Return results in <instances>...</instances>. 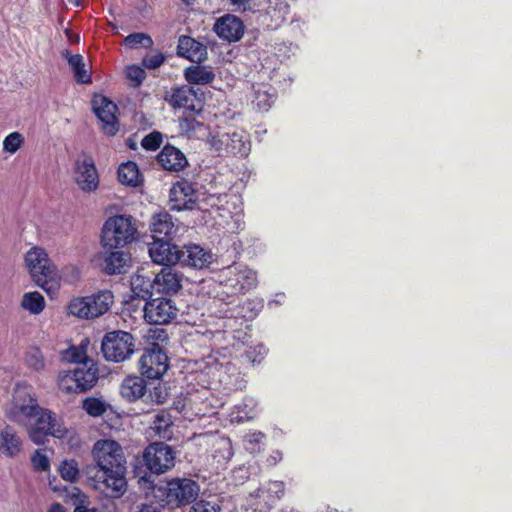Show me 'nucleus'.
Masks as SVG:
<instances>
[{
    "instance_id": "53",
    "label": "nucleus",
    "mask_w": 512,
    "mask_h": 512,
    "mask_svg": "<svg viewBox=\"0 0 512 512\" xmlns=\"http://www.w3.org/2000/svg\"><path fill=\"white\" fill-rule=\"evenodd\" d=\"M277 512H299V511L294 509L293 507L286 506Z\"/></svg>"
},
{
    "instance_id": "12",
    "label": "nucleus",
    "mask_w": 512,
    "mask_h": 512,
    "mask_svg": "<svg viewBox=\"0 0 512 512\" xmlns=\"http://www.w3.org/2000/svg\"><path fill=\"white\" fill-rule=\"evenodd\" d=\"M143 311L149 324L165 325L176 318L178 309L170 298L157 297L147 301Z\"/></svg>"
},
{
    "instance_id": "35",
    "label": "nucleus",
    "mask_w": 512,
    "mask_h": 512,
    "mask_svg": "<svg viewBox=\"0 0 512 512\" xmlns=\"http://www.w3.org/2000/svg\"><path fill=\"white\" fill-rule=\"evenodd\" d=\"M82 408L88 415L99 417L107 411L109 405L99 398L87 397L83 400Z\"/></svg>"
},
{
    "instance_id": "45",
    "label": "nucleus",
    "mask_w": 512,
    "mask_h": 512,
    "mask_svg": "<svg viewBox=\"0 0 512 512\" xmlns=\"http://www.w3.org/2000/svg\"><path fill=\"white\" fill-rule=\"evenodd\" d=\"M221 507L217 501L200 500L195 502L189 512H220Z\"/></svg>"
},
{
    "instance_id": "43",
    "label": "nucleus",
    "mask_w": 512,
    "mask_h": 512,
    "mask_svg": "<svg viewBox=\"0 0 512 512\" xmlns=\"http://www.w3.org/2000/svg\"><path fill=\"white\" fill-rule=\"evenodd\" d=\"M64 359L77 364V366H80L83 362L92 361L87 358L85 351L81 347H71L66 350L64 353Z\"/></svg>"
},
{
    "instance_id": "18",
    "label": "nucleus",
    "mask_w": 512,
    "mask_h": 512,
    "mask_svg": "<svg viewBox=\"0 0 512 512\" xmlns=\"http://www.w3.org/2000/svg\"><path fill=\"white\" fill-rule=\"evenodd\" d=\"M75 180L85 192L95 191L99 185V177L93 159L84 156L78 159L75 165Z\"/></svg>"
},
{
    "instance_id": "25",
    "label": "nucleus",
    "mask_w": 512,
    "mask_h": 512,
    "mask_svg": "<svg viewBox=\"0 0 512 512\" xmlns=\"http://www.w3.org/2000/svg\"><path fill=\"white\" fill-rule=\"evenodd\" d=\"M177 54L192 62H200L205 58L206 47L189 36H180L177 45Z\"/></svg>"
},
{
    "instance_id": "46",
    "label": "nucleus",
    "mask_w": 512,
    "mask_h": 512,
    "mask_svg": "<svg viewBox=\"0 0 512 512\" xmlns=\"http://www.w3.org/2000/svg\"><path fill=\"white\" fill-rule=\"evenodd\" d=\"M273 101V96L268 94L267 91L258 90L255 92V99L253 100V103L259 110L267 111L271 107Z\"/></svg>"
},
{
    "instance_id": "49",
    "label": "nucleus",
    "mask_w": 512,
    "mask_h": 512,
    "mask_svg": "<svg viewBox=\"0 0 512 512\" xmlns=\"http://www.w3.org/2000/svg\"><path fill=\"white\" fill-rule=\"evenodd\" d=\"M168 393L165 388L161 385L155 386L152 391L149 392L148 397L150 401L156 404H162L166 401Z\"/></svg>"
},
{
    "instance_id": "13",
    "label": "nucleus",
    "mask_w": 512,
    "mask_h": 512,
    "mask_svg": "<svg viewBox=\"0 0 512 512\" xmlns=\"http://www.w3.org/2000/svg\"><path fill=\"white\" fill-rule=\"evenodd\" d=\"M40 410L41 407L36 398L26 391H18L11 410L12 419L18 424L30 426Z\"/></svg>"
},
{
    "instance_id": "14",
    "label": "nucleus",
    "mask_w": 512,
    "mask_h": 512,
    "mask_svg": "<svg viewBox=\"0 0 512 512\" xmlns=\"http://www.w3.org/2000/svg\"><path fill=\"white\" fill-rule=\"evenodd\" d=\"M181 229L183 227L178 219L165 210H161L151 217L150 232L153 239L173 240Z\"/></svg>"
},
{
    "instance_id": "21",
    "label": "nucleus",
    "mask_w": 512,
    "mask_h": 512,
    "mask_svg": "<svg viewBox=\"0 0 512 512\" xmlns=\"http://www.w3.org/2000/svg\"><path fill=\"white\" fill-rule=\"evenodd\" d=\"M102 268L109 275L125 273L131 261L130 255L121 249H103Z\"/></svg>"
},
{
    "instance_id": "61",
    "label": "nucleus",
    "mask_w": 512,
    "mask_h": 512,
    "mask_svg": "<svg viewBox=\"0 0 512 512\" xmlns=\"http://www.w3.org/2000/svg\"><path fill=\"white\" fill-rule=\"evenodd\" d=\"M258 348H259V352H258V354H259V355L264 354V352H262V351H264V348H263L262 346H259Z\"/></svg>"
},
{
    "instance_id": "56",
    "label": "nucleus",
    "mask_w": 512,
    "mask_h": 512,
    "mask_svg": "<svg viewBox=\"0 0 512 512\" xmlns=\"http://www.w3.org/2000/svg\"><path fill=\"white\" fill-rule=\"evenodd\" d=\"M62 56L68 60L69 56H72L68 50L62 52Z\"/></svg>"
},
{
    "instance_id": "58",
    "label": "nucleus",
    "mask_w": 512,
    "mask_h": 512,
    "mask_svg": "<svg viewBox=\"0 0 512 512\" xmlns=\"http://www.w3.org/2000/svg\"><path fill=\"white\" fill-rule=\"evenodd\" d=\"M186 5L193 4L196 0H182Z\"/></svg>"
},
{
    "instance_id": "22",
    "label": "nucleus",
    "mask_w": 512,
    "mask_h": 512,
    "mask_svg": "<svg viewBox=\"0 0 512 512\" xmlns=\"http://www.w3.org/2000/svg\"><path fill=\"white\" fill-rule=\"evenodd\" d=\"M182 274L174 268L163 267L154 277L155 290L161 293H176L181 288Z\"/></svg>"
},
{
    "instance_id": "11",
    "label": "nucleus",
    "mask_w": 512,
    "mask_h": 512,
    "mask_svg": "<svg viewBox=\"0 0 512 512\" xmlns=\"http://www.w3.org/2000/svg\"><path fill=\"white\" fill-rule=\"evenodd\" d=\"M141 374L148 379H159L168 370V357L159 344L145 349L139 360Z\"/></svg>"
},
{
    "instance_id": "51",
    "label": "nucleus",
    "mask_w": 512,
    "mask_h": 512,
    "mask_svg": "<svg viewBox=\"0 0 512 512\" xmlns=\"http://www.w3.org/2000/svg\"><path fill=\"white\" fill-rule=\"evenodd\" d=\"M231 5L236 7L237 11L245 12L250 11L252 9L251 7V1L252 0H229Z\"/></svg>"
},
{
    "instance_id": "9",
    "label": "nucleus",
    "mask_w": 512,
    "mask_h": 512,
    "mask_svg": "<svg viewBox=\"0 0 512 512\" xmlns=\"http://www.w3.org/2000/svg\"><path fill=\"white\" fill-rule=\"evenodd\" d=\"M221 277V283L230 289L232 294L246 293L257 285L256 273L242 265L227 267Z\"/></svg>"
},
{
    "instance_id": "59",
    "label": "nucleus",
    "mask_w": 512,
    "mask_h": 512,
    "mask_svg": "<svg viewBox=\"0 0 512 512\" xmlns=\"http://www.w3.org/2000/svg\"><path fill=\"white\" fill-rule=\"evenodd\" d=\"M276 455L277 456H272L273 460H274V463L277 461V458H281V454L280 452H276Z\"/></svg>"
},
{
    "instance_id": "41",
    "label": "nucleus",
    "mask_w": 512,
    "mask_h": 512,
    "mask_svg": "<svg viewBox=\"0 0 512 512\" xmlns=\"http://www.w3.org/2000/svg\"><path fill=\"white\" fill-rule=\"evenodd\" d=\"M162 140V133L159 131H153L142 139L141 145L146 150L155 151L160 147Z\"/></svg>"
},
{
    "instance_id": "39",
    "label": "nucleus",
    "mask_w": 512,
    "mask_h": 512,
    "mask_svg": "<svg viewBox=\"0 0 512 512\" xmlns=\"http://www.w3.org/2000/svg\"><path fill=\"white\" fill-rule=\"evenodd\" d=\"M26 363L35 371L45 367L44 357L39 348L33 347L26 353Z\"/></svg>"
},
{
    "instance_id": "31",
    "label": "nucleus",
    "mask_w": 512,
    "mask_h": 512,
    "mask_svg": "<svg viewBox=\"0 0 512 512\" xmlns=\"http://www.w3.org/2000/svg\"><path fill=\"white\" fill-rule=\"evenodd\" d=\"M21 307L31 314H40L45 307L44 297L37 291L25 293L21 300Z\"/></svg>"
},
{
    "instance_id": "2",
    "label": "nucleus",
    "mask_w": 512,
    "mask_h": 512,
    "mask_svg": "<svg viewBox=\"0 0 512 512\" xmlns=\"http://www.w3.org/2000/svg\"><path fill=\"white\" fill-rule=\"evenodd\" d=\"M138 229L130 215L109 217L101 231L103 249H122L137 240Z\"/></svg>"
},
{
    "instance_id": "50",
    "label": "nucleus",
    "mask_w": 512,
    "mask_h": 512,
    "mask_svg": "<svg viewBox=\"0 0 512 512\" xmlns=\"http://www.w3.org/2000/svg\"><path fill=\"white\" fill-rule=\"evenodd\" d=\"M265 438L264 433L262 432H254L249 435H247V442L252 447H247V449H250L252 451L259 450L260 444L262 443L263 439Z\"/></svg>"
},
{
    "instance_id": "33",
    "label": "nucleus",
    "mask_w": 512,
    "mask_h": 512,
    "mask_svg": "<svg viewBox=\"0 0 512 512\" xmlns=\"http://www.w3.org/2000/svg\"><path fill=\"white\" fill-rule=\"evenodd\" d=\"M132 290L135 294L143 299L152 295V290H155L154 279L146 278L143 275H135L131 281Z\"/></svg>"
},
{
    "instance_id": "3",
    "label": "nucleus",
    "mask_w": 512,
    "mask_h": 512,
    "mask_svg": "<svg viewBox=\"0 0 512 512\" xmlns=\"http://www.w3.org/2000/svg\"><path fill=\"white\" fill-rule=\"evenodd\" d=\"M25 262L32 279L48 294L58 289V275L56 267L48 258L44 249L31 248L25 255Z\"/></svg>"
},
{
    "instance_id": "28",
    "label": "nucleus",
    "mask_w": 512,
    "mask_h": 512,
    "mask_svg": "<svg viewBox=\"0 0 512 512\" xmlns=\"http://www.w3.org/2000/svg\"><path fill=\"white\" fill-rule=\"evenodd\" d=\"M146 381L140 376H127L120 385L121 396L129 402H135L146 394Z\"/></svg>"
},
{
    "instance_id": "44",
    "label": "nucleus",
    "mask_w": 512,
    "mask_h": 512,
    "mask_svg": "<svg viewBox=\"0 0 512 512\" xmlns=\"http://www.w3.org/2000/svg\"><path fill=\"white\" fill-rule=\"evenodd\" d=\"M126 76L131 81L132 86L138 87L145 79L146 73L143 68L132 65L126 68Z\"/></svg>"
},
{
    "instance_id": "37",
    "label": "nucleus",
    "mask_w": 512,
    "mask_h": 512,
    "mask_svg": "<svg viewBox=\"0 0 512 512\" xmlns=\"http://www.w3.org/2000/svg\"><path fill=\"white\" fill-rule=\"evenodd\" d=\"M76 377L72 376V370L62 371L58 376V387L65 393H78Z\"/></svg>"
},
{
    "instance_id": "57",
    "label": "nucleus",
    "mask_w": 512,
    "mask_h": 512,
    "mask_svg": "<svg viewBox=\"0 0 512 512\" xmlns=\"http://www.w3.org/2000/svg\"><path fill=\"white\" fill-rule=\"evenodd\" d=\"M141 512H155V511H151V507L150 506H144L142 508Z\"/></svg>"
},
{
    "instance_id": "16",
    "label": "nucleus",
    "mask_w": 512,
    "mask_h": 512,
    "mask_svg": "<svg viewBox=\"0 0 512 512\" xmlns=\"http://www.w3.org/2000/svg\"><path fill=\"white\" fill-rule=\"evenodd\" d=\"M196 201L197 192L189 181H178L170 189V203L173 210H191Z\"/></svg>"
},
{
    "instance_id": "19",
    "label": "nucleus",
    "mask_w": 512,
    "mask_h": 512,
    "mask_svg": "<svg viewBox=\"0 0 512 512\" xmlns=\"http://www.w3.org/2000/svg\"><path fill=\"white\" fill-rule=\"evenodd\" d=\"M179 262L182 266L203 269L212 262V254L197 244H187L179 250Z\"/></svg>"
},
{
    "instance_id": "27",
    "label": "nucleus",
    "mask_w": 512,
    "mask_h": 512,
    "mask_svg": "<svg viewBox=\"0 0 512 512\" xmlns=\"http://www.w3.org/2000/svg\"><path fill=\"white\" fill-rule=\"evenodd\" d=\"M168 102L173 108L195 111L199 100L192 88L183 86L173 90Z\"/></svg>"
},
{
    "instance_id": "10",
    "label": "nucleus",
    "mask_w": 512,
    "mask_h": 512,
    "mask_svg": "<svg viewBox=\"0 0 512 512\" xmlns=\"http://www.w3.org/2000/svg\"><path fill=\"white\" fill-rule=\"evenodd\" d=\"M143 461L149 471L162 474L175 465V452L164 443H152L143 453Z\"/></svg>"
},
{
    "instance_id": "17",
    "label": "nucleus",
    "mask_w": 512,
    "mask_h": 512,
    "mask_svg": "<svg viewBox=\"0 0 512 512\" xmlns=\"http://www.w3.org/2000/svg\"><path fill=\"white\" fill-rule=\"evenodd\" d=\"M149 245V255L156 264L170 267L179 262V248L171 243L172 240L153 239Z\"/></svg>"
},
{
    "instance_id": "48",
    "label": "nucleus",
    "mask_w": 512,
    "mask_h": 512,
    "mask_svg": "<svg viewBox=\"0 0 512 512\" xmlns=\"http://www.w3.org/2000/svg\"><path fill=\"white\" fill-rule=\"evenodd\" d=\"M164 60V55L158 52L153 55L144 57L142 60V64L147 69H156L163 64Z\"/></svg>"
},
{
    "instance_id": "55",
    "label": "nucleus",
    "mask_w": 512,
    "mask_h": 512,
    "mask_svg": "<svg viewBox=\"0 0 512 512\" xmlns=\"http://www.w3.org/2000/svg\"><path fill=\"white\" fill-rule=\"evenodd\" d=\"M69 2L76 6H80L82 4L83 0H69Z\"/></svg>"
},
{
    "instance_id": "26",
    "label": "nucleus",
    "mask_w": 512,
    "mask_h": 512,
    "mask_svg": "<svg viewBox=\"0 0 512 512\" xmlns=\"http://www.w3.org/2000/svg\"><path fill=\"white\" fill-rule=\"evenodd\" d=\"M22 439L11 426L0 431V453L6 457H16L22 450Z\"/></svg>"
},
{
    "instance_id": "24",
    "label": "nucleus",
    "mask_w": 512,
    "mask_h": 512,
    "mask_svg": "<svg viewBox=\"0 0 512 512\" xmlns=\"http://www.w3.org/2000/svg\"><path fill=\"white\" fill-rule=\"evenodd\" d=\"M157 161L165 170L176 172L184 169L188 164L183 152L169 144L165 145L158 154Z\"/></svg>"
},
{
    "instance_id": "60",
    "label": "nucleus",
    "mask_w": 512,
    "mask_h": 512,
    "mask_svg": "<svg viewBox=\"0 0 512 512\" xmlns=\"http://www.w3.org/2000/svg\"><path fill=\"white\" fill-rule=\"evenodd\" d=\"M252 353H253V351H252V350H248V351L246 352V356H247L249 359H251V358H252Z\"/></svg>"
},
{
    "instance_id": "42",
    "label": "nucleus",
    "mask_w": 512,
    "mask_h": 512,
    "mask_svg": "<svg viewBox=\"0 0 512 512\" xmlns=\"http://www.w3.org/2000/svg\"><path fill=\"white\" fill-rule=\"evenodd\" d=\"M265 492L270 499H280L284 495V483L281 481L270 482L265 490L262 488L258 489L257 495L260 496V493L264 494Z\"/></svg>"
},
{
    "instance_id": "7",
    "label": "nucleus",
    "mask_w": 512,
    "mask_h": 512,
    "mask_svg": "<svg viewBox=\"0 0 512 512\" xmlns=\"http://www.w3.org/2000/svg\"><path fill=\"white\" fill-rule=\"evenodd\" d=\"M162 496L167 505L180 507L192 503L199 495L198 483L189 478H173L166 482Z\"/></svg>"
},
{
    "instance_id": "47",
    "label": "nucleus",
    "mask_w": 512,
    "mask_h": 512,
    "mask_svg": "<svg viewBox=\"0 0 512 512\" xmlns=\"http://www.w3.org/2000/svg\"><path fill=\"white\" fill-rule=\"evenodd\" d=\"M32 464L36 470L47 471L50 467L48 457L36 450L31 458Z\"/></svg>"
},
{
    "instance_id": "6",
    "label": "nucleus",
    "mask_w": 512,
    "mask_h": 512,
    "mask_svg": "<svg viewBox=\"0 0 512 512\" xmlns=\"http://www.w3.org/2000/svg\"><path fill=\"white\" fill-rule=\"evenodd\" d=\"M101 351L105 360L123 362L134 353V338L122 330L107 332L102 339Z\"/></svg>"
},
{
    "instance_id": "15",
    "label": "nucleus",
    "mask_w": 512,
    "mask_h": 512,
    "mask_svg": "<svg viewBox=\"0 0 512 512\" xmlns=\"http://www.w3.org/2000/svg\"><path fill=\"white\" fill-rule=\"evenodd\" d=\"M92 108L102 123L104 133L110 136L115 135L118 131L116 104L103 95H95L92 99Z\"/></svg>"
},
{
    "instance_id": "38",
    "label": "nucleus",
    "mask_w": 512,
    "mask_h": 512,
    "mask_svg": "<svg viewBox=\"0 0 512 512\" xmlns=\"http://www.w3.org/2000/svg\"><path fill=\"white\" fill-rule=\"evenodd\" d=\"M59 471L63 479L74 482L79 474L78 464L75 460H64Z\"/></svg>"
},
{
    "instance_id": "34",
    "label": "nucleus",
    "mask_w": 512,
    "mask_h": 512,
    "mask_svg": "<svg viewBox=\"0 0 512 512\" xmlns=\"http://www.w3.org/2000/svg\"><path fill=\"white\" fill-rule=\"evenodd\" d=\"M68 64L72 68L77 82L88 83L91 81L90 75L85 70V64L82 55L74 54L69 56Z\"/></svg>"
},
{
    "instance_id": "29",
    "label": "nucleus",
    "mask_w": 512,
    "mask_h": 512,
    "mask_svg": "<svg viewBox=\"0 0 512 512\" xmlns=\"http://www.w3.org/2000/svg\"><path fill=\"white\" fill-rule=\"evenodd\" d=\"M184 76L188 83L198 85L211 83L215 78V75L210 68L199 65L186 68Z\"/></svg>"
},
{
    "instance_id": "5",
    "label": "nucleus",
    "mask_w": 512,
    "mask_h": 512,
    "mask_svg": "<svg viewBox=\"0 0 512 512\" xmlns=\"http://www.w3.org/2000/svg\"><path fill=\"white\" fill-rule=\"evenodd\" d=\"M28 429L31 441L37 445L44 444L46 437L51 435L56 438H64L67 429L56 414L50 410L41 408Z\"/></svg>"
},
{
    "instance_id": "54",
    "label": "nucleus",
    "mask_w": 512,
    "mask_h": 512,
    "mask_svg": "<svg viewBox=\"0 0 512 512\" xmlns=\"http://www.w3.org/2000/svg\"><path fill=\"white\" fill-rule=\"evenodd\" d=\"M75 512H91V511L86 509L85 507H76Z\"/></svg>"
},
{
    "instance_id": "23",
    "label": "nucleus",
    "mask_w": 512,
    "mask_h": 512,
    "mask_svg": "<svg viewBox=\"0 0 512 512\" xmlns=\"http://www.w3.org/2000/svg\"><path fill=\"white\" fill-rule=\"evenodd\" d=\"M72 376L76 377L78 393L90 390L98 380V368L93 361H86L72 370Z\"/></svg>"
},
{
    "instance_id": "20",
    "label": "nucleus",
    "mask_w": 512,
    "mask_h": 512,
    "mask_svg": "<svg viewBox=\"0 0 512 512\" xmlns=\"http://www.w3.org/2000/svg\"><path fill=\"white\" fill-rule=\"evenodd\" d=\"M213 30L219 38L228 42H235L243 36L244 24L235 15L227 14L216 20Z\"/></svg>"
},
{
    "instance_id": "4",
    "label": "nucleus",
    "mask_w": 512,
    "mask_h": 512,
    "mask_svg": "<svg viewBox=\"0 0 512 512\" xmlns=\"http://www.w3.org/2000/svg\"><path fill=\"white\" fill-rule=\"evenodd\" d=\"M114 302V295L109 290H102L98 293L78 297L71 300L69 312L81 319H94L104 315Z\"/></svg>"
},
{
    "instance_id": "32",
    "label": "nucleus",
    "mask_w": 512,
    "mask_h": 512,
    "mask_svg": "<svg viewBox=\"0 0 512 512\" xmlns=\"http://www.w3.org/2000/svg\"><path fill=\"white\" fill-rule=\"evenodd\" d=\"M172 420L168 413L160 412L154 416L151 424V429L160 438H170L171 435Z\"/></svg>"
},
{
    "instance_id": "1",
    "label": "nucleus",
    "mask_w": 512,
    "mask_h": 512,
    "mask_svg": "<svg viewBox=\"0 0 512 512\" xmlns=\"http://www.w3.org/2000/svg\"><path fill=\"white\" fill-rule=\"evenodd\" d=\"M94 465L88 468V480L97 491L109 498H120L127 491V460L122 446L115 440L101 439L92 449Z\"/></svg>"
},
{
    "instance_id": "30",
    "label": "nucleus",
    "mask_w": 512,
    "mask_h": 512,
    "mask_svg": "<svg viewBox=\"0 0 512 512\" xmlns=\"http://www.w3.org/2000/svg\"><path fill=\"white\" fill-rule=\"evenodd\" d=\"M139 176L138 166L134 162L123 163L118 168V179L124 185L137 186Z\"/></svg>"
},
{
    "instance_id": "36",
    "label": "nucleus",
    "mask_w": 512,
    "mask_h": 512,
    "mask_svg": "<svg viewBox=\"0 0 512 512\" xmlns=\"http://www.w3.org/2000/svg\"><path fill=\"white\" fill-rule=\"evenodd\" d=\"M124 44L132 49L138 48L139 46L150 48L153 45V40L148 34L132 33L125 37Z\"/></svg>"
},
{
    "instance_id": "8",
    "label": "nucleus",
    "mask_w": 512,
    "mask_h": 512,
    "mask_svg": "<svg viewBox=\"0 0 512 512\" xmlns=\"http://www.w3.org/2000/svg\"><path fill=\"white\" fill-rule=\"evenodd\" d=\"M212 147L219 155L247 156L250 151L248 135L243 130H233L212 136Z\"/></svg>"
},
{
    "instance_id": "40",
    "label": "nucleus",
    "mask_w": 512,
    "mask_h": 512,
    "mask_svg": "<svg viewBox=\"0 0 512 512\" xmlns=\"http://www.w3.org/2000/svg\"><path fill=\"white\" fill-rule=\"evenodd\" d=\"M23 142L24 138L19 132H12L4 139L3 150L10 154H14L18 151Z\"/></svg>"
},
{
    "instance_id": "52",
    "label": "nucleus",
    "mask_w": 512,
    "mask_h": 512,
    "mask_svg": "<svg viewBox=\"0 0 512 512\" xmlns=\"http://www.w3.org/2000/svg\"><path fill=\"white\" fill-rule=\"evenodd\" d=\"M48 512H65L63 506L59 503H54L51 505Z\"/></svg>"
}]
</instances>
